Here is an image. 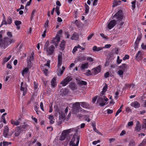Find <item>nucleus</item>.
<instances>
[{
	"label": "nucleus",
	"instance_id": "nucleus-23",
	"mask_svg": "<svg viewBox=\"0 0 146 146\" xmlns=\"http://www.w3.org/2000/svg\"><path fill=\"white\" fill-rule=\"evenodd\" d=\"M131 105L135 108H137L140 107V104L137 102H135L131 103Z\"/></svg>",
	"mask_w": 146,
	"mask_h": 146
},
{
	"label": "nucleus",
	"instance_id": "nucleus-35",
	"mask_svg": "<svg viewBox=\"0 0 146 146\" xmlns=\"http://www.w3.org/2000/svg\"><path fill=\"white\" fill-rule=\"evenodd\" d=\"M142 56V54H141V52L140 51H139L135 55V57L136 58H141Z\"/></svg>",
	"mask_w": 146,
	"mask_h": 146
},
{
	"label": "nucleus",
	"instance_id": "nucleus-16",
	"mask_svg": "<svg viewBox=\"0 0 146 146\" xmlns=\"http://www.w3.org/2000/svg\"><path fill=\"white\" fill-rule=\"evenodd\" d=\"M86 58V57L85 56L81 55L78 57L77 59L74 61V62L76 63L78 61L81 62L85 60Z\"/></svg>",
	"mask_w": 146,
	"mask_h": 146
},
{
	"label": "nucleus",
	"instance_id": "nucleus-12",
	"mask_svg": "<svg viewBox=\"0 0 146 146\" xmlns=\"http://www.w3.org/2000/svg\"><path fill=\"white\" fill-rule=\"evenodd\" d=\"M116 24V21L115 20L110 21L108 25V28L110 29L113 27Z\"/></svg>",
	"mask_w": 146,
	"mask_h": 146
},
{
	"label": "nucleus",
	"instance_id": "nucleus-28",
	"mask_svg": "<svg viewBox=\"0 0 146 146\" xmlns=\"http://www.w3.org/2000/svg\"><path fill=\"white\" fill-rule=\"evenodd\" d=\"M141 37L140 36H139L137 38L136 40L135 41L134 44V45H135V48H137V46L138 45V44L139 43V41L141 40Z\"/></svg>",
	"mask_w": 146,
	"mask_h": 146
},
{
	"label": "nucleus",
	"instance_id": "nucleus-61",
	"mask_svg": "<svg viewBox=\"0 0 146 146\" xmlns=\"http://www.w3.org/2000/svg\"><path fill=\"white\" fill-rule=\"evenodd\" d=\"M7 22L6 21L5 19H3V21L1 23V25H7Z\"/></svg>",
	"mask_w": 146,
	"mask_h": 146
},
{
	"label": "nucleus",
	"instance_id": "nucleus-1",
	"mask_svg": "<svg viewBox=\"0 0 146 146\" xmlns=\"http://www.w3.org/2000/svg\"><path fill=\"white\" fill-rule=\"evenodd\" d=\"M15 42V40L14 39L5 37L4 38L3 40L1 43V46L5 48L11 43H14Z\"/></svg>",
	"mask_w": 146,
	"mask_h": 146
},
{
	"label": "nucleus",
	"instance_id": "nucleus-36",
	"mask_svg": "<svg viewBox=\"0 0 146 146\" xmlns=\"http://www.w3.org/2000/svg\"><path fill=\"white\" fill-rule=\"evenodd\" d=\"M135 129L138 131H140L141 130V126L139 123L137 124L135 127Z\"/></svg>",
	"mask_w": 146,
	"mask_h": 146
},
{
	"label": "nucleus",
	"instance_id": "nucleus-10",
	"mask_svg": "<svg viewBox=\"0 0 146 146\" xmlns=\"http://www.w3.org/2000/svg\"><path fill=\"white\" fill-rule=\"evenodd\" d=\"M60 40V36L58 35H57L56 37L54 38L52 40V41L56 47L58 46V44Z\"/></svg>",
	"mask_w": 146,
	"mask_h": 146
},
{
	"label": "nucleus",
	"instance_id": "nucleus-37",
	"mask_svg": "<svg viewBox=\"0 0 146 146\" xmlns=\"http://www.w3.org/2000/svg\"><path fill=\"white\" fill-rule=\"evenodd\" d=\"M11 55H9L8 57H5L4 58L3 60V62L5 63L7 62L11 58Z\"/></svg>",
	"mask_w": 146,
	"mask_h": 146
},
{
	"label": "nucleus",
	"instance_id": "nucleus-54",
	"mask_svg": "<svg viewBox=\"0 0 146 146\" xmlns=\"http://www.w3.org/2000/svg\"><path fill=\"white\" fill-rule=\"evenodd\" d=\"M86 9H85V12L86 13H87L88 12L89 7V6L86 4L85 5Z\"/></svg>",
	"mask_w": 146,
	"mask_h": 146
},
{
	"label": "nucleus",
	"instance_id": "nucleus-55",
	"mask_svg": "<svg viewBox=\"0 0 146 146\" xmlns=\"http://www.w3.org/2000/svg\"><path fill=\"white\" fill-rule=\"evenodd\" d=\"M93 34H91L89 35V36L87 37V38L88 40H90L91 38L93 36Z\"/></svg>",
	"mask_w": 146,
	"mask_h": 146
},
{
	"label": "nucleus",
	"instance_id": "nucleus-24",
	"mask_svg": "<svg viewBox=\"0 0 146 146\" xmlns=\"http://www.w3.org/2000/svg\"><path fill=\"white\" fill-rule=\"evenodd\" d=\"M80 103L81 106L83 108H86L88 107V104L87 103L84 102Z\"/></svg>",
	"mask_w": 146,
	"mask_h": 146
},
{
	"label": "nucleus",
	"instance_id": "nucleus-41",
	"mask_svg": "<svg viewBox=\"0 0 146 146\" xmlns=\"http://www.w3.org/2000/svg\"><path fill=\"white\" fill-rule=\"evenodd\" d=\"M12 23V19L10 17H9L7 19V24H10Z\"/></svg>",
	"mask_w": 146,
	"mask_h": 146
},
{
	"label": "nucleus",
	"instance_id": "nucleus-43",
	"mask_svg": "<svg viewBox=\"0 0 146 146\" xmlns=\"http://www.w3.org/2000/svg\"><path fill=\"white\" fill-rule=\"evenodd\" d=\"M120 2H118L116 1H114L113 2L112 7H115L116 6H117V5H119V3H120Z\"/></svg>",
	"mask_w": 146,
	"mask_h": 146
},
{
	"label": "nucleus",
	"instance_id": "nucleus-30",
	"mask_svg": "<svg viewBox=\"0 0 146 146\" xmlns=\"http://www.w3.org/2000/svg\"><path fill=\"white\" fill-rule=\"evenodd\" d=\"M78 38V34L76 33H74L72 35L71 37V39L72 40H77Z\"/></svg>",
	"mask_w": 146,
	"mask_h": 146
},
{
	"label": "nucleus",
	"instance_id": "nucleus-40",
	"mask_svg": "<svg viewBox=\"0 0 146 146\" xmlns=\"http://www.w3.org/2000/svg\"><path fill=\"white\" fill-rule=\"evenodd\" d=\"M136 1L135 0L131 2L132 7L133 10H134L135 7Z\"/></svg>",
	"mask_w": 146,
	"mask_h": 146
},
{
	"label": "nucleus",
	"instance_id": "nucleus-14",
	"mask_svg": "<svg viewBox=\"0 0 146 146\" xmlns=\"http://www.w3.org/2000/svg\"><path fill=\"white\" fill-rule=\"evenodd\" d=\"M89 64L87 62H84L82 63L80 66L81 70L83 71L85 69H87L89 66Z\"/></svg>",
	"mask_w": 146,
	"mask_h": 146
},
{
	"label": "nucleus",
	"instance_id": "nucleus-19",
	"mask_svg": "<svg viewBox=\"0 0 146 146\" xmlns=\"http://www.w3.org/2000/svg\"><path fill=\"white\" fill-rule=\"evenodd\" d=\"M11 122L12 124L13 125L17 126L20 124V119L14 120L11 119Z\"/></svg>",
	"mask_w": 146,
	"mask_h": 146
},
{
	"label": "nucleus",
	"instance_id": "nucleus-62",
	"mask_svg": "<svg viewBox=\"0 0 146 146\" xmlns=\"http://www.w3.org/2000/svg\"><path fill=\"white\" fill-rule=\"evenodd\" d=\"M7 35L10 38H11L12 37V35L11 32H8L7 33Z\"/></svg>",
	"mask_w": 146,
	"mask_h": 146
},
{
	"label": "nucleus",
	"instance_id": "nucleus-31",
	"mask_svg": "<svg viewBox=\"0 0 146 146\" xmlns=\"http://www.w3.org/2000/svg\"><path fill=\"white\" fill-rule=\"evenodd\" d=\"M58 113L60 115L59 117L62 119L64 118L67 115L66 114L63 113L62 112L59 111Z\"/></svg>",
	"mask_w": 146,
	"mask_h": 146
},
{
	"label": "nucleus",
	"instance_id": "nucleus-33",
	"mask_svg": "<svg viewBox=\"0 0 146 146\" xmlns=\"http://www.w3.org/2000/svg\"><path fill=\"white\" fill-rule=\"evenodd\" d=\"M48 118L50 120V123L51 124H53L54 122L53 116L52 115H50L49 116Z\"/></svg>",
	"mask_w": 146,
	"mask_h": 146
},
{
	"label": "nucleus",
	"instance_id": "nucleus-9",
	"mask_svg": "<svg viewBox=\"0 0 146 146\" xmlns=\"http://www.w3.org/2000/svg\"><path fill=\"white\" fill-rule=\"evenodd\" d=\"M21 90L23 92V95H25L27 92V85L26 84H23V82L21 83Z\"/></svg>",
	"mask_w": 146,
	"mask_h": 146
},
{
	"label": "nucleus",
	"instance_id": "nucleus-25",
	"mask_svg": "<svg viewBox=\"0 0 146 146\" xmlns=\"http://www.w3.org/2000/svg\"><path fill=\"white\" fill-rule=\"evenodd\" d=\"M108 88V85L107 84H106L105 85L102 91V92L100 96H103L105 92L107 91Z\"/></svg>",
	"mask_w": 146,
	"mask_h": 146
},
{
	"label": "nucleus",
	"instance_id": "nucleus-11",
	"mask_svg": "<svg viewBox=\"0 0 146 146\" xmlns=\"http://www.w3.org/2000/svg\"><path fill=\"white\" fill-rule=\"evenodd\" d=\"M69 132L70 130L69 129L64 131L60 137V140L62 141L64 140Z\"/></svg>",
	"mask_w": 146,
	"mask_h": 146
},
{
	"label": "nucleus",
	"instance_id": "nucleus-50",
	"mask_svg": "<svg viewBox=\"0 0 146 146\" xmlns=\"http://www.w3.org/2000/svg\"><path fill=\"white\" fill-rule=\"evenodd\" d=\"M146 144V139L143 140L142 142L140 144L139 146H142L143 145H145Z\"/></svg>",
	"mask_w": 146,
	"mask_h": 146
},
{
	"label": "nucleus",
	"instance_id": "nucleus-53",
	"mask_svg": "<svg viewBox=\"0 0 146 146\" xmlns=\"http://www.w3.org/2000/svg\"><path fill=\"white\" fill-rule=\"evenodd\" d=\"M87 60L90 62H92L94 60L93 59L90 57H88L87 58Z\"/></svg>",
	"mask_w": 146,
	"mask_h": 146
},
{
	"label": "nucleus",
	"instance_id": "nucleus-56",
	"mask_svg": "<svg viewBox=\"0 0 146 146\" xmlns=\"http://www.w3.org/2000/svg\"><path fill=\"white\" fill-rule=\"evenodd\" d=\"M141 47L143 49H146V44L142 43L141 45Z\"/></svg>",
	"mask_w": 146,
	"mask_h": 146
},
{
	"label": "nucleus",
	"instance_id": "nucleus-8",
	"mask_svg": "<svg viewBox=\"0 0 146 146\" xmlns=\"http://www.w3.org/2000/svg\"><path fill=\"white\" fill-rule=\"evenodd\" d=\"M113 18V19L115 18L118 21L121 20L123 18V14L122 11L121 10L119 11L114 16Z\"/></svg>",
	"mask_w": 146,
	"mask_h": 146
},
{
	"label": "nucleus",
	"instance_id": "nucleus-38",
	"mask_svg": "<svg viewBox=\"0 0 146 146\" xmlns=\"http://www.w3.org/2000/svg\"><path fill=\"white\" fill-rule=\"evenodd\" d=\"M42 69L43 71L44 74L45 76H47L48 75V70L44 67L42 68Z\"/></svg>",
	"mask_w": 146,
	"mask_h": 146
},
{
	"label": "nucleus",
	"instance_id": "nucleus-27",
	"mask_svg": "<svg viewBox=\"0 0 146 146\" xmlns=\"http://www.w3.org/2000/svg\"><path fill=\"white\" fill-rule=\"evenodd\" d=\"M77 84L81 86L86 85L87 84V83L86 82L81 80H78L77 81Z\"/></svg>",
	"mask_w": 146,
	"mask_h": 146
},
{
	"label": "nucleus",
	"instance_id": "nucleus-59",
	"mask_svg": "<svg viewBox=\"0 0 146 146\" xmlns=\"http://www.w3.org/2000/svg\"><path fill=\"white\" fill-rule=\"evenodd\" d=\"M122 110L120 108H119L115 114V116H117L121 111Z\"/></svg>",
	"mask_w": 146,
	"mask_h": 146
},
{
	"label": "nucleus",
	"instance_id": "nucleus-58",
	"mask_svg": "<svg viewBox=\"0 0 146 146\" xmlns=\"http://www.w3.org/2000/svg\"><path fill=\"white\" fill-rule=\"evenodd\" d=\"M129 56L128 55L126 54L125 55V56L123 58V60H124L129 58Z\"/></svg>",
	"mask_w": 146,
	"mask_h": 146
},
{
	"label": "nucleus",
	"instance_id": "nucleus-21",
	"mask_svg": "<svg viewBox=\"0 0 146 146\" xmlns=\"http://www.w3.org/2000/svg\"><path fill=\"white\" fill-rule=\"evenodd\" d=\"M65 69V67L63 66L62 68H60L58 70L57 74L58 76H61L63 74L64 70Z\"/></svg>",
	"mask_w": 146,
	"mask_h": 146
},
{
	"label": "nucleus",
	"instance_id": "nucleus-3",
	"mask_svg": "<svg viewBox=\"0 0 146 146\" xmlns=\"http://www.w3.org/2000/svg\"><path fill=\"white\" fill-rule=\"evenodd\" d=\"M80 103L79 102H75L73 104V112L74 114H76L79 112L80 111H82V112H86L80 107Z\"/></svg>",
	"mask_w": 146,
	"mask_h": 146
},
{
	"label": "nucleus",
	"instance_id": "nucleus-42",
	"mask_svg": "<svg viewBox=\"0 0 146 146\" xmlns=\"http://www.w3.org/2000/svg\"><path fill=\"white\" fill-rule=\"evenodd\" d=\"M123 70L119 69L118 72L117 74L120 77H121L123 74Z\"/></svg>",
	"mask_w": 146,
	"mask_h": 146
},
{
	"label": "nucleus",
	"instance_id": "nucleus-47",
	"mask_svg": "<svg viewBox=\"0 0 146 146\" xmlns=\"http://www.w3.org/2000/svg\"><path fill=\"white\" fill-rule=\"evenodd\" d=\"M48 20H46L44 24V27L45 28V30H46L47 28L48 27Z\"/></svg>",
	"mask_w": 146,
	"mask_h": 146
},
{
	"label": "nucleus",
	"instance_id": "nucleus-57",
	"mask_svg": "<svg viewBox=\"0 0 146 146\" xmlns=\"http://www.w3.org/2000/svg\"><path fill=\"white\" fill-rule=\"evenodd\" d=\"M100 35L102 37V38L104 39H107V38L106 36H105L104 35L103 33H100Z\"/></svg>",
	"mask_w": 146,
	"mask_h": 146
},
{
	"label": "nucleus",
	"instance_id": "nucleus-17",
	"mask_svg": "<svg viewBox=\"0 0 146 146\" xmlns=\"http://www.w3.org/2000/svg\"><path fill=\"white\" fill-rule=\"evenodd\" d=\"M128 66L127 64H123L119 66V70H123V71L124 72L128 68Z\"/></svg>",
	"mask_w": 146,
	"mask_h": 146
},
{
	"label": "nucleus",
	"instance_id": "nucleus-4",
	"mask_svg": "<svg viewBox=\"0 0 146 146\" xmlns=\"http://www.w3.org/2000/svg\"><path fill=\"white\" fill-rule=\"evenodd\" d=\"M80 139V138L79 136L74 135L70 142V145L71 146H78Z\"/></svg>",
	"mask_w": 146,
	"mask_h": 146
},
{
	"label": "nucleus",
	"instance_id": "nucleus-15",
	"mask_svg": "<svg viewBox=\"0 0 146 146\" xmlns=\"http://www.w3.org/2000/svg\"><path fill=\"white\" fill-rule=\"evenodd\" d=\"M101 69L100 66H98L96 68L93 69L92 70L93 75H96L100 71Z\"/></svg>",
	"mask_w": 146,
	"mask_h": 146
},
{
	"label": "nucleus",
	"instance_id": "nucleus-18",
	"mask_svg": "<svg viewBox=\"0 0 146 146\" xmlns=\"http://www.w3.org/2000/svg\"><path fill=\"white\" fill-rule=\"evenodd\" d=\"M68 89H64L61 90L60 92V94L62 96L66 95L68 93Z\"/></svg>",
	"mask_w": 146,
	"mask_h": 146
},
{
	"label": "nucleus",
	"instance_id": "nucleus-34",
	"mask_svg": "<svg viewBox=\"0 0 146 146\" xmlns=\"http://www.w3.org/2000/svg\"><path fill=\"white\" fill-rule=\"evenodd\" d=\"M84 74L87 76H90L93 75L92 72H91L90 70H87L86 72Z\"/></svg>",
	"mask_w": 146,
	"mask_h": 146
},
{
	"label": "nucleus",
	"instance_id": "nucleus-64",
	"mask_svg": "<svg viewBox=\"0 0 146 146\" xmlns=\"http://www.w3.org/2000/svg\"><path fill=\"white\" fill-rule=\"evenodd\" d=\"M142 127L143 128H146V119H145V121L144 122L143 124L142 125Z\"/></svg>",
	"mask_w": 146,
	"mask_h": 146
},
{
	"label": "nucleus",
	"instance_id": "nucleus-2",
	"mask_svg": "<svg viewBox=\"0 0 146 146\" xmlns=\"http://www.w3.org/2000/svg\"><path fill=\"white\" fill-rule=\"evenodd\" d=\"M54 47L51 45H49V42L47 41L44 47V50L45 51L48 55H52L54 52Z\"/></svg>",
	"mask_w": 146,
	"mask_h": 146
},
{
	"label": "nucleus",
	"instance_id": "nucleus-5",
	"mask_svg": "<svg viewBox=\"0 0 146 146\" xmlns=\"http://www.w3.org/2000/svg\"><path fill=\"white\" fill-rule=\"evenodd\" d=\"M100 96L101 97L98 98L97 102L100 106H103L106 104V102L108 101V99L104 95Z\"/></svg>",
	"mask_w": 146,
	"mask_h": 146
},
{
	"label": "nucleus",
	"instance_id": "nucleus-6",
	"mask_svg": "<svg viewBox=\"0 0 146 146\" xmlns=\"http://www.w3.org/2000/svg\"><path fill=\"white\" fill-rule=\"evenodd\" d=\"M34 54V53L33 51L31 53V55L27 57V62L28 64V67L29 68H30L32 66L31 62V61L33 60Z\"/></svg>",
	"mask_w": 146,
	"mask_h": 146
},
{
	"label": "nucleus",
	"instance_id": "nucleus-44",
	"mask_svg": "<svg viewBox=\"0 0 146 146\" xmlns=\"http://www.w3.org/2000/svg\"><path fill=\"white\" fill-rule=\"evenodd\" d=\"M55 11L58 15H59L60 14L59 8L58 7H56Z\"/></svg>",
	"mask_w": 146,
	"mask_h": 146
},
{
	"label": "nucleus",
	"instance_id": "nucleus-49",
	"mask_svg": "<svg viewBox=\"0 0 146 146\" xmlns=\"http://www.w3.org/2000/svg\"><path fill=\"white\" fill-rule=\"evenodd\" d=\"M122 61V60L121 59H120L119 57V56H118L117 58V63L119 64Z\"/></svg>",
	"mask_w": 146,
	"mask_h": 146
},
{
	"label": "nucleus",
	"instance_id": "nucleus-51",
	"mask_svg": "<svg viewBox=\"0 0 146 146\" xmlns=\"http://www.w3.org/2000/svg\"><path fill=\"white\" fill-rule=\"evenodd\" d=\"M119 91H117L115 93L114 96L115 99H117L118 98V96L119 95Z\"/></svg>",
	"mask_w": 146,
	"mask_h": 146
},
{
	"label": "nucleus",
	"instance_id": "nucleus-39",
	"mask_svg": "<svg viewBox=\"0 0 146 146\" xmlns=\"http://www.w3.org/2000/svg\"><path fill=\"white\" fill-rule=\"evenodd\" d=\"M69 87L72 90H74L76 89V86L74 84H71L69 85Z\"/></svg>",
	"mask_w": 146,
	"mask_h": 146
},
{
	"label": "nucleus",
	"instance_id": "nucleus-52",
	"mask_svg": "<svg viewBox=\"0 0 146 146\" xmlns=\"http://www.w3.org/2000/svg\"><path fill=\"white\" fill-rule=\"evenodd\" d=\"M78 48L77 46H75L72 52L74 54L76 51L77 50V48Z\"/></svg>",
	"mask_w": 146,
	"mask_h": 146
},
{
	"label": "nucleus",
	"instance_id": "nucleus-22",
	"mask_svg": "<svg viewBox=\"0 0 146 146\" xmlns=\"http://www.w3.org/2000/svg\"><path fill=\"white\" fill-rule=\"evenodd\" d=\"M104 48L101 47H97L96 46H94L92 48L94 52H98L102 50Z\"/></svg>",
	"mask_w": 146,
	"mask_h": 146
},
{
	"label": "nucleus",
	"instance_id": "nucleus-63",
	"mask_svg": "<svg viewBox=\"0 0 146 146\" xmlns=\"http://www.w3.org/2000/svg\"><path fill=\"white\" fill-rule=\"evenodd\" d=\"M107 112L108 114H111L112 113L113 111L112 110L108 109L107 110Z\"/></svg>",
	"mask_w": 146,
	"mask_h": 146
},
{
	"label": "nucleus",
	"instance_id": "nucleus-13",
	"mask_svg": "<svg viewBox=\"0 0 146 146\" xmlns=\"http://www.w3.org/2000/svg\"><path fill=\"white\" fill-rule=\"evenodd\" d=\"M62 53L60 52L59 54L58 57V68H60L62 64Z\"/></svg>",
	"mask_w": 146,
	"mask_h": 146
},
{
	"label": "nucleus",
	"instance_id": "nucleus-48",
	"mask_svg": "<svg viewBox=\"0 0 146 146\" xmlns=\"http://www.w3.org/2000/svg\"><path fill=\"white\" fill-rule=\"evenodd\" d=\"M36 12V11L35 10H34L32 11L31 16V19L34 17L35 15V13Z\"/></svg>",
	"mask_w": 146,
	"mask_h": 146
},
{
	"label": "nucleus",
	"instance_id": "nucleus-20",
	"mask_svg": "<svg viewBox=\"0 0 146 146\" xmlns=\"http://www.w3.org/2000/svg\"><path fill=\"white\" fill-rule=\"evenodd\" d=\"M9 131V128L7 125L4 127V132L3 135L5 137H7Z\"/></svg>",
	"mask_w": 146,
	"mask_h": 146
},
{
	"label": "nucleus",
	"instance_id": "nucleus-26",
	"mask_svg": "<svg viewBox=\"0 0 146 146\" xmlns=\"http://www.w3.org/2000/svg\"><path fill=\"white\" fill-rule=\"evenodd\" d=\"M56 78L54 77L52 80L51 81V85L52 87H55L56 85Z\"/></svg>",
	"mask_w": 146,
	"mask_h": 146
},
{
	"label": "nucleus",
	"instance_id": "nucleus-45",
	"mask_svg": "<svg viewBox=\"0 0 146 146\" xmlns=\"http://www.w3.org/2000/svg\"><path fill=\"white\" fill-rule=\"evenodd\" d=\"M15 23L16 26H19L21 24V22L19 21H16L15 22Z\"/></svg>",
	"mask_w": 146,
	"mask_h": 146
},
{
	"label": "nucleus",
	"instance_id": "nucleus-46",
	"mask_svg": "<svg viewBox=\"0 0 146 146\" xmlns=\"http://www.w3.org/2000/svg\"><path fill=\"white\" fill-rule=\"evenodd\" d=\"M135 143V142L133 140H131L129 146H134Z\"/></svg>",
	"mask_w": 146,
	"mask_h": 146
},
{
	"label": "nucleus",
	"instance_id": "nucleus-7",
	"mask_svg": "<svg viewBox=\"0 0 146 146\" xmlns=\"http://www.w3.org/2000/svg\"><path fill=\"white\" fill-rule=\"evenodd\" d=\"M72 79V78L70 76L67 77L66 78L64 79L60 83V84L63 86H64L67 85L68 83Z\"/></svg>",
	"mask_w": 146,
	"mask_h": 146
},
{
	"label": "nucleus",
	"instance_id": "nucleus-29",
	"mask_svg": "<svg viewBox=\"0 0 146 146\" xmlns=\"http://www.w3.org/2000/svg\"><path fill=\"white\" fill-rule=\"evenodd\" d=\"M65 46V42L63 40L61 41L60 44V47L61 50H63L64 49Z\"/></svg>",
	"mask_w": 146,
	"mask_h": 146
},
{
	"label": "nucleus",
	"instance_id": "nucleus-32",
	"mask_svg": "<svg viewBox=\"0 0 146 146\" xmlns=\"http://www.w3.org/2000/svg\"><path fill=\"white\" fill-rule=\"evenodd\" d=\"M29 71L28 68H24L22 71V75L23 76H24Z\"/></svg>",
	"mask_w": 146,
	"mask_h": 146
},
{
	"label": "nucleus",
	"instance_id": "nucleus-60",
	"mask_svg": "<svg viewBox=\"0 0 146 146\" xmlns=\"http://www.w3.org/2000/svg\"><path fill=\"white\" fill-rule=\"evenodd\" d=\"M32 119L36 123H37V119L35 117H34L33 116L31 117Z\"/></svg>",
	"mask_w": 146,
	"mask_h": 146
}]
</instances>
